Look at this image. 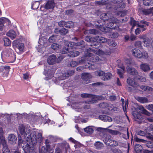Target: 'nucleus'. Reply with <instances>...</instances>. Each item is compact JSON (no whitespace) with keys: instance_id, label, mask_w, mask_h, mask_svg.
Listing matches in <instances>:
<instances>
[{"instance_id":"5701e85b","label":"nucleus","mask_w":153,"mask_h":153,"mask_svg":"<svg viewBox=\"0 0 153 153\" xmlns=\"http://www.w3.org/2000/svg\"><path fill=\"white\" fill-rule=\"evenodd\" d=\"M143 43L145 47H149L152 46V40L150 38L147 37L145 40H143Z\"/></svg>"},{"instance_id":"c85d7f7f","label":"nucleus","mask_w":153,"mask_h":153,"mask_svg":"<svg viewBox=\"0 0 153 153\" xmlns=\"http://www.w3.org/2000/svg\"><path fill=\"white\" fill-rule=\"evenodd\" d=\"M112 75L110 73H105L103 77H102L101 79L102 80L105 81L108 80L111 78Z\"/></svg>"},{"instance_id":"79ce46f5","label":"nucleus","mask_w":153,"mask_h":153,"mask_svg":"<svg viewBox=\"0 0 153 153\" xmlns=\"http://www.w3.org/2000/svg\"><path fill=\"white\" fill-rule=\"evenodd\" d=\"M142 149V148L141 145L138 144L135 146V150L137 152H141Z\"/></svg>"},{"instance_id":"0e129e2a","label":"nucleus","mask_w":153,"mask_h":153,"mask_svg":"<svg viewBox=\"0 0 153 153\" xmlns=\"http://www.w3.org/2000/svg\"><path fill=\"white\" fill-rule=\"evenodd\" d=\"M73 12V10H66V13L68 15H70L71 13Z\"/></svg>"},{"instance_id":"864d4df0","label":"nucleus","mask_w":153,"mask_h":153,"mask_svg":"<svg viewBox=\"0 0 153 153\" xmlns=\"http://www.w3.org/2000/svg\"><path fill=\"white\" fill-rule=\"evenodd\" d=\"M79 63L78 62H77L75 61H73L71 62L70 65L71 67H74L77 65Z\"/></svg>"},{"instance_id":"4be33fe9","label":"nucleus","mask_w":153,"mask_h":153,"mask_svg":"<svg viewBox=\"0 0 153 153\" xmlns=\"http://www.w3.org/2000/svg\"><path fill=\"white\" fill-rule=\"evenodd\" d=\"M6 35L12 39H15L16 36V32L13 30H9L7 33Z\"/></svg>"},{"instance_id":"6e6552de","label":"nucleus","mask_w":153,"mask_h":153,"mask_svg":"<svg viewBox=\"0 0 153 153\" xmlns=\"http://www.w3.org/2000/svg\"><path fill=\"white\" fill-rule=\"evenodd\" d=\"M85 59L89 61L92 62H97L99 60L98 56L93 55L92 53H89L85 57Z\"/></svg>"},{"instance_id":"3c124183","label":"nucleus","mask_w":153,"mask_h":153,"mask_svg":"<svg viewBox=\"0 0 153 153\" xmlns=\"http://www.w3.org/2000/svg\"><path fill=\"white\" fill-rule=\"evenodd\" d=\"M111 150L113 153H122L121 151L117 148H115Z\"/></svg>"},{"instance_id":"680f3d73","label":"nucleus","mask_w":153,"mask_h":153,"mask_svg":"<svg viewBox=\"0 0 153 153\" xmlns=\"http://www.w3.org/2000/svg\"><path fill=\"white\" fill-rule=\"evenodd\" d=\"M23 78L25 79H27L29 78V75L27 74H23Z\"/></svg>"},{"instance_id":"f704fd0d","label":"nucleus","mask_w":153,"mask_h":153,"mask_svg":"<svg viewBox=\"0 0 153 153\" xmlns=\"http://www.w3.org/2000/svg\"><path fill=\"white\" fill-rule=\"evenodd\" d=\"M140 88L142 89L147 91H153V89L149 86H141Z\"/></svg>"},{"instance_id":"4468645a","label":"nucleus","mask_w":153,"mask_h":153,"mask_svg":"<svg viewBox=\"0 0 153 153\" xmlns=\"http://www.w3.org/2000/svg\"><path fill=\"white\" fill-rule=\"evenodd\" d=\"M40 44V45L39 46V48L38 49V51L40 53H43L45 50V47L46 46L45 44L44 43V41H43L42 39L39 38V39Z\"/></svg>"},{"instance_id":"e433bc0d","label":"nucleus","mask_w":153,"mask_h":153,"mask_svg":"<svg viewBox=\"0 0 153 153\" xmlns=\"http://www.w3.org/2000/svg\"><path fill=\"white\" fill-rule=\"evenodd\" d=\"M97 41L102 43H105L108 41V39H105L104 37H98L97 39Z\"/></svg>"},{"instance_id":"58836bf2","label":"nucleus","mask_w":153,"mask_h":153,"mask_svg":"<svg viewBox=\"0 0 153 153\" xmlns=\"http://www.w3.org/2000/svg\"><path fill=\"white\" fill-rule=\"evenodd\" d=\"M85 131L88 133H91L93 131L92 126H88L84 128Z\"/></svg>"},{"instance_id":"a211bd4d","label":"nucleus","mask_w":153,"mask_h":153,"mask_svg":"<svg viewBox=\"0 0 153 153\" xmlns=\"http://www.w3.org/2000/svg\"><path fill=\"white\" fill-rule=\"evenodd\" d=\"M56 57L53 54L49 56L47 59V62L50 65H53L54 64L56 61Z\"/></svg>"},{"instance_id":"8fccbe9b","label":"nucleus","mask_w":153,"mask_h":153,"mask_svg":"<svg viewBox=\"0 0 153 153\" xmlns=\"http://www.w3.org/2000/svg\"><path fill=\"white\" fill-rule=\"evenodd\" d=\"M3 18H0V31H2L4 27V25L3 24Z\"/></svg>"},{"instance_id":"7ed1b4c3","label":"nucleus","mask_w":153,"mask_h":153,"mask_svg":"<svg viewBox=\"0 0 153 153\" xmlns=\"http://www.w3.org/2000/svg\"><path fill=\"white\" fill-rule=\"evenodd\" d=\"M1 57L3 60L5 59L14 60L16 59L13 51L11 48L7 49L3 51L1 53Z\"/></svg>"},{"instance_id":"20e7f679","label":"nucleus","mask_w":153,"mask_h":153,"mask_svg":"<svg viewBox=\"0 0 153 153\" xmlns=\"http://www.w3.org/2000/svg\"><path fill=\"white\" fill-rule=\"evenodd\" d=\"M131 24L132 26V27L131 29V30L133 29V27L137 25V27L141 29L142 31L143 32L146 30V27L149 25L148 22L144 21H141L139 23L134 20L132 18H131Z\"/></svg>"},{"instance_id":"aec40b11","label":"nucleus","mask_w":153,"mask_h":153,"mask_svg":"<svg viewBox=\"0 0 153 153\" xmlns=\"http://www.w3.org/2000/svg\"><path fill=\"white\" fill-rule=\"evenodd\" d=\"M93 52L99 56H102L104 55H107L110 53V52L109 51H107L106 52H104L100 49L94 50Z\"/></svg>"},{"instance_id":"0eeeda50","label":"nucleus","mask_w":153,"mask_h":153,"mask_svg":"<svg viewBox=\"0 0 153 153\" xmlns=\"http://www.w3.org/2000/svg\"><path fill=\"white\" fill-rule=\"evenodd\" d=\"M81 96L83 98L88 97L91 98V100L87 102V103L88 104L95 103L98 100H102L104 99V98L102 97L97 96L85 93L82 94Z\"/></svg>"},{"instance_id":"423d86ee","label":"nucleus","mask_w":153,"mask_h":153,"mask_svg":"<svg viewBox=\"0 0 153 153\" xmlns=\"http://www.w3.org/2000/svg\"><path fill=\"white\" fill-rule=\"evenodd\" d=\"M132 53L133 56L138 58L146 59L149 57L148 54L146 51H144L142 52L139 50L137 49H132Z\"/></svg>"},{"instance_id":"052dcab7","label":"nucleus","mask_w":153,"mask_h":153,"mask_svg":"<svg viewBox=\"0 0 153 153\" xmlns=\"http://www.w3.org/2000/svg\"><path fill=\"white\" fill-rule=\"evenodd\" d=\"M141 31H142L141 29L138 28L135 30V33L136 35H137L139 34Z\"/></svg>"},{"instance_id":"ea45409f","label":"nucleus","mask_w":153,"mask_h":153,"mask_svg":"<svg viewBox=\"0 0 153 153\" xmlns=\"http://www.w3.org/2000/svg\"><path fill=\"white\" fill-rule=\"evenodd\" d=\"M95 75L97 76L103 77L104 75L105 74V72L102 71H95Z\"/></svg>"},{"instance_id":"393cba45","label":"nucleus","mask_w":153,"mask_h":153,"mask_svg":"<svg viewBox=\"0 0 153 153\" xmlns=\"http://www.w3.org/2000/svg\"><path fill=\"white\" fill-rule=\"evenodd\" d=\"M55 6V4L53 1H49L46 4L45 8L47 9H52Z\"/></svg>"},{"instance_id":"6e6d98bb","label":"nucleus","mask_w":153,"mask_h":153,"mask_svg":"<svg viewBox=\"0 0 153 153\" xmlns=\"http://www.w3.org/2000/svg\"><path fill=\"white\" fill-rule=\"evenodd\" d=\"M102 128L104 130H105L106 131L108 132L109 133H111V134H114L115 132V131H112L111 130L109 129L108 128Z\"/></svg>"},{"instance_id":"a18cd8bd","label":"nucleus","mask_w":153,"mask_h":153,"mask_svg":"<svg viewBox=\"0 0 153 153\" xmlns=\"http://www.w3.org/2000/svg\"><path fill=\"white\" fill-rule=\"evenodd\" d=\"M59 31V33L62 35H65L68 33V30L64 28H63L62 29L60 30Z\"/></svg>"},{"instance_id":"69168bd1","label":"nucleus","mask_w":153,"mask_h":153,"mask_svg":"<svg viewBox=\"0 0 153 153\" xmlns=\"http://www.w3.org/2000/svg\"><path fill=\"white\" fill-rule=\"evenodd\" d=\"M89 33L91 34H95L96 32L95 29H92L90 30L89 31Z\"/></svg>"},{"instance_id":"4c0bfd02","label":"nucleus","mask_w":153,"mask_h":153,"mask_svg":"<svg viewBox=\"0 0 153 153\" xmlns=\"http://www.w3.org/2000/svg\"><path fill=\"white\" fill-rule=\"evenodd\" d=\"M3 41L4 42V45L5 46H8L10 45L11 42L10 40L7 38H3Z\"/></svg>"},{"instance_id":"a19ab883","label":"nucleus","mask_w":153,"mask_h":153,"mask_svg":"<svg viewBox=\"0 0 153 153\" xmlns=\"http://www.w3.org/2000/svg\"><path fill=\"white\" fill-rule=\"evenodd\" d=\"M74 71L73 70L69 71L67 72V74H63L64 77L62 78V79H65L64 78L65 77H68L69 76H71L74 74Z\"/></svg>"},{"instance_id":"7c9ffc66","label":"nucleus","mask_w":153,"mask_h":153,"mask_svg":"<svg viewBox=\"0 0 153 153\" xmlns=\"http://www.w3.org/2000/svg\"><path fill=\"white\" fill-rule=\"evenodd\" d=\"M81 105V104L79 103H76L73 104L72 105V107H73V108H74L75 109L76 111H78L82 112V110L84 108L82 109L79 108H78L79 107V105Z\"/></svg>"},{"instance_id":"49530a36","label":"nucleus","mask_w":153,"mask_h":153,"mask_svg":"<svg viewBox=\"0 0 153 153\" xmlns=\"http://www.w3.org/2000/svg\"><path fill=\"white\" fill-rule=\"evenodd\" d=\"M3 23H6L7 25L8 26H10L11 25V23L10 21L8 19L5 18H3Z\"/></svg>"},{"instance_id":"bb28decb","label":"nucleus","mask_w":153,"mask_h":153,"mask_svg":"<svg viewBox=\"0 0 153 153\" xmlns=\"http://www.w3.org/2000/svg\"><path fill=\"white\" fill-rule=\"evenodd\" d=\"M112 106L111 104H108L106 103L102 102L100 104V106L102 108H107L108 110H112V109L111 108Z\"/></svg>"},{"instance_id":"6ab92c4d","label":"nucleus","mask_w":153,"mask_h":153,"mask_svg":"<svg viewBox=\"0 0 153 153\" xmlns=\"http://www.w3.org/2000/svg\"><path fill=\"white\" fill-rule=\"evenodd\" d=\"M61 24H62V26L64 25L65 27L68 28H71L74 26V23L71 21L65 22L64 21H62L59 23V26H61Z\"/></svg>"},{"instance_id":"37998d69","label":"nucleus","mask_w":153,"mask_h":153,"mask_svg":"<svg viewBox=\"0 0 153 153\" xmlns=\"http://www.w3.org/2000/svg\"><path fill=\"white\" fill-rule=\"evenodd\" d=\"M121 100H122V102L123 104V110H124V112H125V111H126V107H127L128 106V101L127 102V101H126V103L124 105L123 104V103H124V102H125L124 100L123 99H122Z\"/></svg>"},{"instance_id":"9b49d317","label":"nucleus","mask_w":153,"mask_h":153,"mask_svg":"<svg viewBox=\"0 0 153 153\" xmlns=\"http://www.w3.org/2000/svg\"><path fill=\"white\" fill-rule=\"evenodd\" d=\"M91 76L90 74L83 73L82 74V78L84 81V84H87L90 82V79Z\"/></svg>"},{"instance_id":"2eb2a0df","label":"nucleus","mask_w":153,"mask_h":153,"mask_svg":"<svg viewBox=\"0 0 153 153\" xmlns=\"http://www.w3.org/2000/svg\"><path fill=\"white\" fill-rule=\"evenodd\" d=\"M128 84L133 87H137L138 86V84L136 82L134 79L130 77H128L127 80Z\"/></svg>"},{"instance_id":"de8ad7c7","label":"nucleus","mask_w":153,"mask_h":153,"mask_svg":"<svg viewBox=\"0 0 153 153\" xmlns=\"http://www.w3.org/2000/svg\"><path fill=\"white\" fill-rule=\"evenodd\" d=\"M51 47L52 49L54 50H58L59 48V45L56 43L53 44L52 45Z\"/></svg>"},{"instance_id":"bf43d9fd","label":"nucleus","mask_w":153,"mask_h":153,"mask_svg":"<svg viewBox=\"0 0 153 153\" xmlns=\"http://www.w3.org/2000/svg\"><path fill=\"white\" fill-rule=\"evenodd\" d=\"M55 38L54 36H52L50 37L48 39L49 41L50 42H52L54 41Z\"/></svg>"},{"instance_id":"338daca9","label":"nucleus","mask_w":153,"mask_h":153,"mask_svg":"<svg viewBox=\"0 0 153 153\" xmlns=\"http://www.w3.org/2000/svg\"><path fill=\"white\" fill-rule=\"evenodd\" d=\"M109 98L111 100L113 101L115 100L116 97L115 96L112 95L110 96Z\"/></svg>"},{"instance_id":"c756f323","label":"nucleus","mask_w":153,"mask_h":153,"mask_svg":"<svg viewBox=\"0 0 153 153\" xmlns=\"http://www.w3.org/2000/svg\"><path fill=\"white\" fill-rule=\"evenodd\" d=\"M138 109L141 111L142 113L148 116H150L151 114L145 109L144 108L142 105L139 106L138 107Z\"/></svg>"},{"instance_id":"f03ea898","label":"nucleus","mask_w":153,"mask_h":153,"mask_svg":"<svg viewBox=\"0 0 153 153\" xmlns=\"http://www.w3.org/2000/svg\"><path fill=\"white\" fill-rule=\"evenodd\" d=\"M74 43L71 42H66L65 43V45L67 47L65 48L62 49L61 51V53L62 54L68 53V56L70 57H74L77 56L79 54V52L76 51H70L69 52V50L71 49H73L75 47L73 46Z\"/></svg>"},{"instance_id":"ddd939ff","label":"nucleus","mask_w":153,"mask_h":153,"mask_svg":"<svg viewBox=\"0 0 153 153\" xmlns=\"http://www.w3.org/2000/svg\"><path fill=\"white\" fill-rule=\"evenodd\" d=\"M10 68V67L8 66H1L0 67V71L3 75L4 77L7 76Z\"/></svg>"},{"instance_id":"4d7b16f0","label":"nucleus","mask_w":153,"mask_h":153,"mask_svg":"<svg viewBox=\"0 0 153 153\" xmlns=\"http://www.w3.org/2000/svg\"><path fill=\"white\" fill-rule=\"evenodd\" d=\"M82 146V145L80 143L76 141V143L75 144L74 147L76 148H78L81 147Z\"/></svg>"},{"instance_id":"9d476101","label":"nucleus","mask_w":153,"mask_h":153,"mask_svg":"<svg viewBox=\"0 0 153 153\" xmlns=\"http://www.w3.org/2000/svg\"><path fill=\"white\" fill-rule=\"evenodd\" d=\"M106 145L112 146H116L118 145V142L113 140L105 139L103 140Z\"/></svg>"},{"instance_id":"39448f33","label":"nucleus","mask_w":153,"mask_h":153,"mask_svg":"<svg viewBox=\"0 0 153 153\" xmlns=\"http://www.w3.org/2000/svg\"><path fill=\"white\" fill-rule=\"evenodd\" d=\"M109 22V23L107 24V27H100V30L102 32H109L110 31L111 27L113 26L114 23H117V20L116 18L113 17H111L108 20H106L105 22Z\"/></svg>"},{"instance_id":"f3484780","label":"nucleus","mask_w":153,"mask_h":153,"mask_svg":"<svg viewBox=\"0 0 153 153\" xmlns=\"http://www.w3.org/2000/svg\"><path fill=\"white\" fill-rule=\"evenodd\" d=\"M138 108H136L135 111H133L132 114L135 119H143V116L138 112Z\"/></svg>"},{"instance_id":"5fc2aeb1","label":"nucleus","mask_w":153,"mask_h":153,"mask_svg":"<svg viewBox=\"0 0 153 153\" xmlns=\"http://www.w3.org/2000/svg\"><path fill=\"white\" fill-rule=\"evenodd\" d=\"M151 10L150 9H145L143 10V12L144 14L146 15H148L151 13Z\"/></svg>"},{"instance_id":"09e8293b","label":"nucleus","mask_w":153,"mask_h":153,"mask_svg":"<svg viewBox=\"0 0 153 153\" xmlns=\"http://www.w3.org/2000/svg\"><path fill=\"white\" fill-rule=\"evenodd\" d=\"M107 43L110 46H115L116 45V43L112 40L108 39Z\"/></svg>"},{"instance_id":"dca6fc26","label":"nucleus","mask_w":153,"mask_h":153,"mask_svg":"<svg viewBox=\"0 0 153 153\" xmlns=\"http://www.w3.org/2000/svg\"><path fill=\"white\" fill-rule=\"evenodd\" d=\"M118 66L121 69V70L117 69V73L119 75L120 78H123L124 77L123 74L125 73V68L123 65H119Z\"/></svg>"},{"instance_id":"f257e3e1","label":"nucleus","mask_w":153,"mask_h":153,"mask_svg":"<svg viewBox=\"0 0 153 153\" xmlns=\"http://www.w3.org/2000/svg\"><path fill=\"white\" fill-rule=\"evenodd\" d=\"M19 129L20 133L23 136L25 139L24 140H22L20 135L18 134L19 146L20 147H22L26 153L30 152L31 150H33L34 144L42 140V134L41 133L38 134L37 138L35 131H31L30 129H26L22 124L19 125Z\"/></svg>"},{"instance_id":"774afa93","label":"nucleus","mask_w":153,"mask_h":153,"mask_svg":"<svg viewBox=\"0 0 153 153\" xmlns=\"http://www.w3.org/2000/svg\"><path fill=\"white\" fill-rule=\"evenodd\" d=\"M144 153H153V150H151L150 151L148 150H145L143 151Z\"/></svg>"},{"instance_id":"1a4fd4ad","label":"nucleus","mask_w":153,"mask_h":153,"mask_svg":"<svg viewBox=\"0 0 153 153\" xmlns=\"http://www.w3.org/2000/svg\"><path fill=\"white\" fill-rule=\"evenodd\" d=\"M12 45L14 47H16L17 45V48L19 51L22 52H23L25 47L24 44L23 43H19L18 40H16L13 42Z\"/></svg>"},{"instance_id":"a878e982","label":"nucleus","mask_w":153,"mask_h":153,"mask_svg":"<svg viewBox=\"0 0 153 153\" xmlns=\"http://www.w3.org/2000/svg\"><path fill=\"white\" fill-rule=\"evenodd\" d=\"M3 132L2 128H0V146L1 145V143L3 144L5 143V141H6L3 135Z\"/></svg>"},{"instance_id":"c03bdc74","label":"nucleus","mask_w":153,"mask_h":153,"mask_svg":"<svg viewBox=\"0 0 153 153\" xmlns=\"http://www.w3.org/2000/svg\"><path fill=\"white\" fill-rule=\"evenodd\" d=\"M152 0H143V4L146 6H149L152 4Z\"/></svg>"},{"instance_id":"c9c22d12","label":"nucleus","mask_w":153,"mask_h":153,"mask_svg":"<svg viewBox=\"0 0 153 153\" xmlns=\"http://www.w3.org/2000/svg\"><path fill=\"white\" fill-rule=\"evenodd\" d=\"M40 4L39 2L38 1H34L33 2L31 7L33 9H37Z\"/></svg>"},{"instance_id":"b1692460","label":"nucleus","mask_w":153,"mask_h":153,"mask_svg":"<svg viewBox=\"0 0 153 153\" xmlns=\"http://www.w3.org/2000/svg\"><path fill=\"white\" fill-rule=\"evenodd\" d=\"M99 118L101 120L105 122H111L112 121L111 118L105 115H101L99 116Z\"/></svg>"},{"instance_id":"72a5a7b5","label":"nucleus","mask_w":153,"mask_h":153,"mask_svg":"<svg viewBox=\"0 0 153 153\" xmlns=\"http://www.w3.org/2000/svg\"><path fill=\"white\" fill-rule=\"evenodd\" d=\"M3 146V148L2 149L3 153H10V151L8 149L7 145L6 144V141H5V143L3 144L2 143H1Z\"/></svg>"},{"instance_id":"473e14b6","label":"nucleus","mask_w":153,"mask_h":153,"mask_svg":"<svg viewBox=\"0 0 153 153\" xmlns=\"http://www.w3.org/2000/svg\"><path fill=\"white\" fill-rule=\"evenodd\" d=\"M95 147L97 149H102L104 146L103 144L99 141L96 142L94 144Z\"/></svg>"},{"instance_id":"e2e57ef3","label":"nucleus","mask_w":153,"mask_h":153,"mask_svg":"<svg viewBox=\"0 0 153 153\" xmlns=\"http://www.w3.org/2000/svg\"><path fill=\"white\" fill-rule=\"evenodd\" d=\"M146 137L150 139L153 140V135H152L151 133H150L149 135L146 136Z\"/></svg>"},{"instance_id":"cd10ccee","label":"nucleus","mask_w":153,"mask_h":153,"mask_svg":"<svg viewBox=\"0 0 153 153\" xmlns=\"http://www.w3.org/2000/svg\"><path fill=\"white\" fill-rule=\"evenodd\" d=\"M141 69L145 72L149 71L150 70L149 66L146 64L143 63L140 65Z\"/></svg>"},{"instance_id":"2f4dec72","label":"nucleus","mask_w":153,"mask_h":153,"mask_svg":"<svg viewBox=\"0 0 153 153\" xmlns=\"http://www.w3.org/2000/svg\"><path fill=\"white\" fill-rule=\"evenodd\" d=\"M136 99L140 102L142 103H144L148 102L147 99L145 97H137Z\"/></svg>"},{"instance_id":"603ef678","label":"nucleus","mask_w":153,"mask_h":153,"mask_svg":"<svg viewBox=\"0 0 153 153\" xmlns=\"http://www.w3.org/2000/svg\"><path fill=\"white\" fill-rule=\"evenodd\" d=\"M146 108L148 110L153 111V104H151L147 105Z\"/></svg>"},{"instance_id":"412c9836","label":"nucleus","mask_w":153,"mask_h":153,"mask_svg":"<svg viewBox=\"0 0 153 153\" xmlns=\"http://www.w3.org/2000/svg\"><path fill=\"white\" fill-rule=\"evenodd\" d=\"M8 139L9 143L11 144L15 143L17 140L16 136L12 134H10L9 135Z\"/></svg>"},{"instance_id":"f8f14e48","label":"nucleus","mask_w":153,"mask_h":153,"mask_svg":"<svg viewBox=\"0 0 153 153\" xmlns=\"http://www.w3.org/2000/svg\"><path fill=\"white\" fill-rule=\"evenodd\" d=\"M127 72L129 74L132 75H136L138 74L137 70L131 66H128L126 68Z\"/></svg>"},{"instance_id":"13d9d810","label":"nucleus","mask_w":153,"mask_h":153,"mask_svg":"<svg viewBox=\"0 0 153 153\" xmlns=\"http://www.w3.org/2000/svg\"><path fill=\"white\" fill-rule=\"evenodd\" d=\"M135 45L136 47H140L141 46V42L140 41H137L136 42Z\"/></svg>"}]
</instances>
